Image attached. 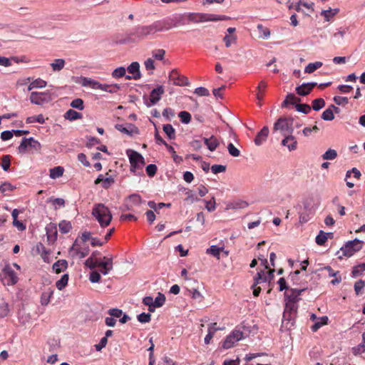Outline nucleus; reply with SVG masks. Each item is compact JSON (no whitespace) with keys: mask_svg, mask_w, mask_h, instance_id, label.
<instances>
[{"mask_svg":"<svg viewBox=\"0 0 365 365\" xmlns=\"http://www.w3.org/2000/svg\"><path fill=\"white\" fill-rule=\"evenodd\" d=\"M158 21H156L150 25H138L127 34L125 41L139 42L148 38L157 32L161 31Z\"/></svg>","mask_w":365,"mask_h":365,"instance_id":"obj_1","label":"nucleus"},{"mask_svg":"<svg viewBox=\"0 0 365 365\" xmlns=\"http://www.w3.org/2000/svg\"><path fill=\"white\" fill-rule=\"evenodd\" d=\"M186 24L194 23H204L207 21H225L230 19L227 16L217 15L212 14H205V13H185Z\"/></svg>","mask_w":365,"mask_h":365,"instance_id":"obj_2","label":"nucleus"},{"mask_svg":"<svg viewBox=\"0 0 365 365\" xmlns=\"http://www.w3.org/2000/svg\"><path fill=\"white\" fill-rule=\"evenodd\" d=\"M92 215L102 227L109 225L113 218L108 207L101 203L94 205Z\"/></svg>","mask_w":365,"mask_h":365,"instance_id":"obj_3","label":"nucleus"},{"mask_svg":"<svg viewBox=\"0 0 365 365\" xmlns=\"http://www.w3.org/2000/svg\"><path fill=\"white\" fill-rule=\"evenodd\" d=\"M160 26V31H168L173 28L183 26L187 25L185 14H175L164 19L158 21Z\"/></svg>","mask_w":365,"mask_h":365,"instance_id":"obj_4","label":"nucleus"},{"mask_svg":"<svg viewBox=\"0 0 365 365\" xmlns=\"http://www.w3.org/2000/svg\"><path fill=\"white\" fill-rule=\"evenodd\" d=\"M126 154L129 158L130 164V172L134 173L139 170L142 172L143 168L145 164L143 156L138 152L131 149L127 150Z\"/></svg>","mask_w":365,"mask_h":365,"instance_id":"obj_5","label":"nucleus"},{"mask_svg":"<svg viewBox=\"0 0 365 365\" xmlns=\"http://www.w3.org/2000/svg\"><path fill=\"white\" fill-rule=\"evenodd\" d=\"M306 290V288L302 289H296L292 288L288 289L287 292L284 293L285 298V306L288 307V309L291 310H294V309H298L297 302L299 301V295Z\"/></svg>","mask_w":365,"mask_h":365,"instance_id":"obj_6","label":"nucleus"},{"mask_svg":"<svg viewBox=\"0 0 365 365\" xmlns=\"http://www.w3.org/2000/svg\"><path fill=\"white\" fill-rule=\"evenodd\" d=\"M362 245L363 242L358 239L347 242L341 247L340 251L338 252V254L340 252L342 253L341 255H339V258L341 259L343 257H351L355 252L361 250Z\"/></svg>","mask_w":365,"mask_h":365,"instance_id":"obj_7","label":"nucleus"},{"mask_svg":"<svg viewBox=\"0 0 365 365\" xmlns=\"http://www.w3.org/2000/svg\"><path fill=\"white\" fill-rule=\"evenodd\" d=\"M274 130L279 131L283 136L294 132L293 118H279L274 124Z\"/></svg>","mask_w":365,"mask_h":365,"instance_id":"obj_8","label":"nucleus"},{"mask_svg":"<svg viewBox=\"0 0 365 365\" xmlns=\"http://www.w3.org/2000/svg\"><path fill=\"white\" fill-rule=\"evenodd\" d=\"M297 309L293 311L288 309V307H284L283 312V318L282 322L281 328L285 330H290L294 325L295 318L297 316Z\"/></svg>","mask_w":365,"mask_h":365,"instance_id":"obj_9","label":"nucleus"},{"mask_svg":"<svg viewBox=\"0 0 365 365\" xmlns=\"http://www.w3.org/2000/svg\"><path fill=\"white\" fill-rule=\"evenodd\" d=\"M31 103L38 106H42L52 101L51 93L49 91L31 92L30 95Z\"/></svg>","mask_w":365,"mask_h":365,"instance_id":"obj_10","label":"nucleus"},{"mask_svg":"<svg viewBox=\"0 0 365 365\" xmlns=\"http://www.w3.org/2000/svg\"><path fill=\"white\" fill-rule=\"evenodd\" d=\"M245 337V336L244 335L243 331L240 330V328L237 327L226 337L223 342L222 347L224 349H230L232 347L236 342Z\"/></svg>","mask_w":365,"mask_h":365,"instance_id":"obj_11","label":"nucleus"},{"mask_svg":"<svg viewBox=\"0 0 365 365\" xmlns=\"http://www.w3.org/2000/svg\"><path fill=\"white\" fill-rule=\"evenodd\" d=\"M164 93V88L162 86H159L157 88L153 89L150 94V98L144 96L143 99L145 104L147 107L150 108L153 105H155L161 98V96Z\"/></svg>","mask_w":365,"mask_h":365,"instance_id":"obj_12","label":"nucleus"},{"mask_svg":"<svg viewBox=\"0 0 365 365\" xmlns=\"http://www.w3.org/2000/svg\"><path fill=\"white\" fill-rule=\"evenodd\" d=\"M32 148L36 150H39L41 144L38 141L36 140L34 138H24L18 148L19 152L21 153H26L28 148Z\"/></svg>","mask_w":365,"mask_h":365,"instance_id":"obj_13","label":"nucleus"},{"mask_svg":"<svg viewBox=\"0 0 365 365\" xmlns=\"http://www.w3.org/2000/svg\"><path fill=\"white\" fill-rule=\"evenodd\" d=\"M7 285H14L18 282V276L10 264H6L2 269Z\"/></svg>","mask_w":365,"mask_h":365,"instance_id":"obj_14","label":"nucleus"},{"mask_svg":"<svg viewBox=\"0 0 365 365\" xmlns=\"http://www.w3.org/2000/svg\"><path fill=\"white\" fill-rule=\"evenodd\" d=\"M169 79L176 86H183L190 85L188 78L184 76L179 75L176 70H173L170 72Z\"/></svg>","mask_w":365,"mask_h":365,"instance_id":"obj_15","label":"nucleus"},{"mask_svg":"<svg viewBox=\"0 0 365 365\" xmlns=\"http://www.w3.org/2000/svg\"><path fill=\"white\" fill-rule=\"evenodd\" d=\"M104 261L99 262L98 267L100 268L101 272L106 275L110 270L113 269V258L112 257H103Z\"/></svg>","mask_w":365,"mask_h":365,"instance_id":"obj_16","label":"nucleus"},{"mask_svg":"<svg viewBox=\"0 0 365 365\" xmlns=\"http://www.w3.org/2000/svg\"><path fill=\"white\" fill-rule=\"evenodd\" d=\"M128 71L133 74L132 76H125V78L126 79H135V80H138V79H140V77H141V75H140V64L135 61V62H133L128 67Z\"/></svg>","mask_w":365,"mask_h":365,"instance_id":"obj_17","label":"nucleus"},{"mask_svg":"<svg viewBox=\"0 0 365 365\" xmlns=\"http://www.w3.org/2000/svg\"><path fill=\"white\" fill-rule=\"evenodd\" d=\"M284 138L282 141V145L287 147L289 151H292L297 149V141L292 134H288L284 136Z\"/></svg>","mask_w":365,"mask_h":365,"instance_id":"obj_18","label":"nucleus"},{"mask_svg":"<svg viewBox=\"0 0 365 365\" xmlns=\"http://www.w3.org/2000/svg\"><path fill=\"white\" fill-rule=\"evenodd\" d=\"M115 127L120 132L128 135H131L133 133H138V128L131 123H128L127 126H124L123 124H117Z\"/></svg>","mask_w":365,"mask_h":365,"instance_id":"obj_19","label":"nucleus"},{"mask_svg":"<svg viewBox=\"0 0 365 365\" xmlns=\"http://www.w3.org/2000/svg\"><path fill=\"white\" fill-rule=\"evenodd\" d=\"M95 89H99L110 93H114L120 89V86L118 84H102L98 81Z\"/></svg>","mask_w":365,"mask_h":365,"instance_id":"obj_20","label":"nucleus"},{"mask_svg":"<svg viewBox=\"0 0 365 365\" xmlns=\"http://www.w3.org/2000/svg\"><path fill=\"white\" fill-rule=\"evenodd\" d=\"M142 202L141 197L138 194L130 195L128 197L127 203L125 204L126 210H130L133 206H138Z\"/></svg>","mask_w":365,"mask_h":365,"instance_id":"obj_21","label":"nucleus"},{"mask_svg":"<svg viewBox=\"0 0 365 365\" xmlns=\"http://www.w3.org/2000/svg\"><path fill=\"white\" fill-rule=\"evenodd\" d=\"M269 134V129L264 126L262 130L257 134L255 138V143L256 145H261L267 139Z\"/></svg>","mask_w":365,"mask_h":365,"instance_id":"obj_22","label":"nucleus"},{"mask_svg":"<svg viewBox=\"0 0 365 365\" xmlns=\"http://www.w3.org/2000/svg\"><path fill=\"white\" fill-rule=\"evenodd\" d=\"M53 294V289L48 287V289H45L41 296V304L43 306H46L50 302V299Z\"/></svg>","mask_w":365,"mask_h":365,"instance_id":"obj_23","label":"nucleus"},{"mask_svg":"<svg viewBox=\"0 0 365 365\" xmlns=\"http://www.w3.org/2000/svg\"><path fill=\"white\" fill-rule=\"evenodd\" d=\"M76 82L81 84L82 86L90 87L93 89H95L98 81L87 77L81 76L78 81Z\"/></svg>","mask_w":365,"mask_h":365,"instance_id":"obj_24","label":"nucleus"},{"mask_svg":"<svg viewBox=\"0 0 365 365\" xmlns=\"http://www.w3.org/2000/svg\"><path fill=\"white\" fill-rule=\"evenodd\" d=\"M68 267V262L66 259H59L53 264V269L56 274L66 270Z\"/></svg>","mask_w":365,"mask_h":365,"instance_id":"obj_25","label":"nucleus"},{"mask_svg":"<svg viewBox=\"0 0 365 365\" xmlns=\"http://www.w3.org/2000/svg\"><path fill=\"white\" fill-rule=\"evenodd\" d=\"M204 143L210 151H214L219 145V141L214 135L209 138H205Z\"/></svg>","mask_w":365,"mask_h":365,"instance_id":"obj_26","label":"nucleus"},{"mask_svg":"<svg viewBox=\"0 0 365 365\" xmlns=\"http://www.w3.org/2000/svg\"><path fill=\"white\" fill-rule=\"evenodd\" d=\"M248 206V203L246 201L242 200H237L236 201H234L231 203H230L227 205L228 209H244L246 208Z\"/></svg>","mask_w":365,"mask_h":365,"instance_id":"obj_27","label":"nucleus"},{"mask_svg":"<svg viewBox=\"0 0 365 365\" xmlns=\"http://www.w3.org/2000/svg\"><path fill=\"white\" fill-rule=\"evenodd\" d=\"M64 118L69 120H75L81 118L82 114L73 109H69L65 113Z\"/></svg>","mask_w":365,"mask_h":365,"instance_id":"obj_28","label":"nucleus"},{"mask_svg":"<svg viewBox=\"0 0 365 365\" xmlns=\"http://www.w3.org/2000/svg\"><path fill=\"white\" fill-rule=\"evenodd\" d=\"M77 246V242L76 241L75 243L73 245V246L71 248V251H73L80 258H84L88 255L89 250L88 248L85 249H79L76 247Z\"/></svg>","mask_w":365,"mask_h":365,"instance_id":"obj_29","label":"nucleus"},{"mask_svg":"<svg viewBox=\"0 0 365 365\" xmlns=\"http://www.w3.org/2000/svg\"><path fill=\"white\" fill-rule=\"evenodd\" d=\"M339 11V9H331V8H329L327 10H323L321 12V15L324 18V19L327 21H329L334 16L338 14Z\"/></svg>","mask_w":365,"mask_h":365,"instance_id":"obj_30","label":"nucleus"},{"mask_svg":"<svg viewBox=\"0 0 365 365\" xmlns=\"http://www.w3.org/2000/svg\"><path fill=\"white\" fill-rule=\"evenodd\" d=\"M46 234L48 235V238L50 239L51 237H53V239H56L57 237V229L56 225L53 223L48 224L46 227Z\"/></svg>","mask_w":365,"mask_h":365,"instance_id":"obj_31","label":"nucleus"},{"mask_svg":"<svg viewBox=\"0 0 365 365\" xmlns=\"http://www.w3.org/2000/svg\"><path fill=\"white\" fill-rule=\"evenodd\" d=\"M323 63L321 61H316L314 63H309L304 68V73H312L315 71L317 69L321 68Z\"/></svg>","mask_w":365,"mask_h":365,"instance_id":"obj_32","label":"nucleus"},{"mask_svg":"<svg viewBox=\"0 0 365 365\" xmlns=\"http://www.w3.org/2000/svg\"><path fill=\"white\" fill-rule=\"evenodd\" d=\"M65 61L63 58L55 59L53 63H51V66L53 71H60L64 68Z\"/></svg>","mask_w":365,"mask_h":365,"instance_id":"obj_33","label":"nucleus"},{"mask_svg":"<svg viewBox=\"0 0 365 365\" xmlns=\"http://www.w3.org/2000/svg\"><path fill=\"white\" fill-rule=\"evenodd\" d=\"M163 130L169 139L172 140L175 138V130L171 124L164 125Z\"/></svg>","mask_w":365,"mask_h":365,"instance_id":"obj_34","label":"nucleus"},{"mask_svg":"<svg viewBox=\"0 0 365 365\" xmlns=\"http://www.w3.org/2000/svg\"><path fill=\"white\" fill-rule=\"evenodd\" d=\"M300 99L295 97V96L292 93H289L285 100L282 103V107H287L288 104L294 105L297 102L299 101Z\"/></svg>","mask_w":365,"mask_h":365,"instance_id":"obj_35","label":"nucleus"},{"mask_svg":"<svg viewBox=\"0 0 365 365\" xmlns=\"http://www.w3.org/2000/svg\"><path fill=\"white\" fill-rule=\"evenodd\" d=\"M63 171H64V169L61 166H58V167L51 168L50 170V175H49L50 178L52 179H56V178H60L63 175Z\"/></svg>","mask_w":365,"mask_h":365,"instance_id":"obj_36","label":"nucleus"},{"mask_svg":"<svg viewBox=\"0 0 365 365\" xmlns=\"http://www.w3.org/2000/svg\"><path fill=\"white\" fill-rule=\"evenodd\" d=\"M328 317L327 316L320 317L318 319V321L316 322L312 326V330L313 331H317L320 327H322L323 325H325L328 322Z\"/></svg>","mask_w":365,"mask_h":365,"instance_id":"obj_37","label":"nucleus"},{"mask_svg":"<svg viewBox=\"0 0 365 365\" xmlns=\"http://www.w3.org/2000/svg\"><path fill=\"white\" fill-rule=\"evenodd\" d=\"M223 250V247H218L216 245H212L210 248L206 250V253L217 259H220V252Z\"/></svg>","mask_w":365,"mask_h":365,"instance_id":"obj_38","label":"nucleus"},{"mask_svg":"<svg viewBox=\"0 0 365 365\" xmlns=\"http://www.w3.org/2000/svg\"><path fill=\"white\" fill-rule=\"evenodd\" d=\"M327 235H332V232H324L321 230L316 237V243L319 245H323L327 240Z\"/></svg>","mask_w":365,"mask_h":365,"instance_id":"obj_39","label":"nucleus"},{"mask_svg":"<svg viewBox=\"0 0 365 365\" xmlns=\"http://www.w3.org/2000/svg\"><path fill=\"white\" fill-rule=\"evenodd\" d=\"M68 274H64L61 278L56 282V287L58 290H62L68 284Z\"/></svg>","mask_w":365,"mask_h":365,"instance_id":"obj_40","label":"nucleus"},{"mask_svg":"<svg viewBox=\"0 0 365 365\" xmlns=\"http://www.w3.org/2000/svg\"><path fill=\"white\" fill-rule=\"evenodd\" d=\"M59 230L61 232L66 234L70 232L72 228L71 224L70 222L66 220H62L59 225Z\"/></svg>","mask_w":365,"mask_h":365,"instance_id":"obj_41","label":"nucleus"},{"mask_svg":"<svg viewBox=\"0 0 365 365\" xmlns=\"http://www.w3.org/2000/svg\"><path fill=\"white\" fill-rule=\"evenodd\" d=\"M323 160H334L337 157V152L334 149H328L322 155Z\"/></svg>","mask_w":365,"mask_h":365,"instance_id":"obj_42","label":"nucleus"},{"mask_svg":"<svg viewBox=\"0 0 365 365\" xmlns=\"http://www.w3.org/2000/svg\"><path fill=\"white\" fill-rule=\"evenodd\" d=\"M26 122L27 123H33L37 122L43 124L45 123V118L42 114H39L38 115L28 117L26 120Z\"/></svg>","mask_w":365,"mask_h":365,"instance_id":"obj_43","label":"nucleus"},{"mask_svg":"<svg viewBox=\"0 0 365 365\" xmlns=\"http://www.w3.org/2000/svg\"><path fill=\"white\" fill-rule=\"evenodd\" d=\"M227 148L229 154L232 157H239L241 154L240 150L232 143H229Z\"/></svg>","mask_w":365,"mask_h":365,"instance_id":"obj_44","label":"nucleus"},{"mask_svg":"<svg viewBox=\"0 0 365 365\" xmlns=\"http://www.w3.org/2000/svg\"><path fill=\"white\" fill-rule=\"evenodd\" d=\"M257 29L260 32L259 38L267 39L269 37L270 31L269 29L264 27L262 24H258Z\"/></svg>","mask_w":365,"mask_h":365,"instance_id":"obj_45","label":"nucleus"},{"mask_svg":"<svg viewBox=\"0 0 365 365\" xmlns=\"http://www.w3.org/2000/svg\"><path fill=\"white\" fill-rule=\"evenodd\" d=\"M325 106V101L323 98H317L312 101L313 110L317 111L322 109Z\"/></svg>","mask_w":365,"mask_h":365,"instance_id":"obj_46","label":"nucleus"},{"mask_svg":"<svg viewBox=\"0 0 365 365\" xmlns=\"http://www.w3.org/2000/svg\"><path fill=\"white\" fill-rule=\"evenodd\" d=\"M264 272L260 271L257 272L256 277H255V283L252 285L253 287L257 286L259 284H261L262 282H266L267 281V277L263 276Z\"/></svg>","mask_w":365,"mask_h":365,"instance_id":"obj_47","label":"nucleus"},{"mask_svg":"<svg viewBox=\"0 0 365 365\" xmlns=\"http://www.w3.org/2000/svg\"><path fill=\"white\" fill-rule=\"evenodd\" d=\"M223 41L225 43V46L229 48L232 43H236L237 36L235 35H225L223 38Z\"/></svg>","mask_w":365,"mask_h":365,"instance_id":"obj_48","label":"nucleus"},{"mask_svg":"<svg viewBox=\"0 0 365 365\" xmlns=\"http://www.w3.org/2000/svg\"><path fill=\"white\" fill-rule=\"evenodd\" d=\"M148 206L155 210V211H157L158 210H160L164 207H170L171 206V204L170 203H164V202H160L158 204H156L155 202L153 201H149L148 202Z\"/></svg>","mask_w":365,"mask_h":365,"instance_id":"obj_49","label":"nucleus"},{"mask_svg":"<svg viewBox=\"0 0 365 365\" xmlns=\"http://www.w3.org/2000/svg\"><path fill=\"white\" fill-rule=\"evenodd\" d=\"M100 261L98 259H93V257H88L86 262L85 265L91 269L98 267Z\"/></svg>","mask_w":365,"mask_h":365,"instance_id":"obj_50","label":"nucleus"},{"mask_svg":"<svg viewBox=\"0 0 365 365\" xmlns=\"http://www.w3.org/2000/svg\"><path fill=\"white\" fill-rule=\"evenodd\" d=\"M300 271L296 270L294 272L290 273L289 275V279L292 282L293 285H298L301 284L298 277Z\"/></svg>","mask_w":365,"mask_h":365,"instance_id":"obj_51","label":"nucleus"},{"mask_svg":"<svg viewBox=\"0 0 365 365\" xmlns=\"http://www.w3.org/2000/svg\"><path fill=\"white\" fill-rule=\"evenodd\" d=\"M364 271H365V263H361L353 268L352 275L354 277H358L361 275Z\"/></svg>","mask_w":365,"mask_h":365,"instance_id":"obj_52","label":"nucleus"},{"mask_svg":"<svg viewBox=\"0 0 365 365\" xmlns=\"http://www.w3.org/2000/svg\"><path fill=\"white\" fill-rule=\"evenodd\" d=\"M324 120H332L334 118L333 110L331 108L326 109L322 114Z\"/></svg>","mask_w":365,"mask_h":365,"instance_id":"obj_53","label":"nucleus"},{"mask_svg":"<svg viewBox=\"0 0 365 365\" xmlns=\"http://www.w3.org/2000/svg\"><path fill=\"white\" fill-rule=\"evenodd\" d=\"M178 117L182 123L187 124L191 120V115L187 111H181L178 114Z\"/></svg>","mask_w":365,"mask_h":365,"instance_id":"obj_54","label":"nucleus"},{"mask_svg":"<svg viewBox=\"0 0 365 365\" xmlns=\"http://www.w3.org/2000/svg\"><path fill=\"white\" fill-rule=\"evenodd\" d=\"M125 73H126L125 68L123 66H120V67L115 68L113 71L112 76H113V78H119L124 76L125 75Z\"/></svg>","mask_w":365,"mask_h":365,"instance_id":"obj_55","label":"nucleus"},{"mask_svg":"<svg viewBox=\"0 0 365 365\" xmlns=\"http://www.w3.org/2000/svg\"><path fill=\"white\" fill-rule=\"evenodd\" d=\"M165 302V297L163 294L159 292L158 297L153 300V304L157 307H162Z\"/></svg>","mask_w":365,"mask_h":365,"instance_id":"obj_56","label":"nucleus"},{"mask_svg":"<svg viewBox=\"0 0 365 365\" xmlns=\"http://www.w3.org/2000/svg\"><path fill=\"white\" fill-rule=\"evenodd\" d=\"M296 109L298 112L307 114L311 110V107L308 104H297Z\"/></svg>","mask_w":365,"mask_h":365,"instance_id":"obj_57","label":"nucleus"},{"mask_svg":"<svg viewBox=\"0 0 365 365\" xmlns=\"http://www.w3.org/2000/svg\"><path fill=\"white\" fill-rule=\"evenodd\" d=\"M297 93L302 96H306L310 93L309 89L307 87H304L303 83L295 88Z\"/></svg>","mask_w":365,"mask_h":365,"instance_id":"obj_58","label":"nucleus"},{"mask_svg":"<svg viewBox=\"0 0 365 365\" xmlns=\"http://www.w3.org/2000/svg\"><path fill=\"white\" fill-rule=\"evenodd\" d=\"M71 106L81 110L84 108L83 101L81 98H76L71 103Z\"/></svg>","mask_w":365,"mask_h":365,"instance_id":"obj_59","label":"nucleus"},{"mask_svg":"<svg viewBox=\"0 0 365 365\" xmlns=\"http://www.w3.org/2000/svg\"><path fill=\"white\" fill-rule=\"evenodd\" d=\"M10 156L4 155L1 159V166L4 171H7L10 167Z\"/></svg>","mask_w":365,"mask_h":365,"instance_id":"obj_60","label":"nucleus"},{"mask_svg":"<svg viewBox=\"0 0 365 365\" xmlns=\"http://www.w3.org/2000/svg\"><path fill=\"white\" fill-rule=\"evenodd\" d=\"M138 320L140 323H147L151 320V315L148 313H141L137 316Z\"/></svg>","mask_w":365,"mask_h":365,"instance_id":"obj_61","label":"nucleus"},{"mask_svg":"<svg viewBox=\"0 0 365 365\" xmlns=\"http://www.w3.org/2000/svg\"><path fill=\"white\" fill-rule=\"evenodd\" d=\"M346 34L345 30H339L338 31L335 32L333 34V37L335 40V41L338 43H341V41L344 39V35Z\"/></svg>","mask_w":365,"mask_h":365,"instance_id":"obj_62","label":"nucleus"},{"mask_svg":"<svg viewBox=\"0 0 365 365\" xmlns=\"http://www.w3.org/2000/svg\"><path fill=\"white\" fill-rule=\"evenodd\" d=\"M108 314L113 318H120L123 315V311L118 308L110 309Z\"/></svg>","mask_w":365,"mask_h":365,"instance_id":"obj_63","label":"nucleus"},{"mask_svg":"<svg viewBox=\"0 0 365 365\" xmlns=\"http://www.w3.org/2000/svg\"><path fill=\"white\" fill-rule=\"evenodd\" d=\"M9 313V304L6 302H3L0 304V317H5Z\"/></svg>","mask_w":365,"mask_h":365,"instance_id":"obj_64","label":"nucleus"}]
</instances>
